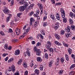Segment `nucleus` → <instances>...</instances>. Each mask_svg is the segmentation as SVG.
I'll list each match as a JSON object with an SVG mask.
<instances>
[{
    "label": "nucleus",
    "mask_w": 75,
    "mask_h": 75,
    "mask_svg": "<svg viewBox=\"0 0 75 75\" xmlns=\"http://www.w3.org/2000/svg\"><path fill=\"white\" fill-rule=\"evenodd\" d=\"M51 45V42L49 41L47 42V44H46L45 46L47 49H48L50 48Z\"/></svg>",
    "instance_id": "nucleus-1"
},
{
    "label": "nucleus",
    "mask_w": 75,
    "mask_h": 75,
    "mask_svg": "<svg viewBox=\"0 0 75 75\" xmlns=\"http://www.w3.org/2000/svg\"><path fill=\"white\" fill-rule=\"evenodd\" d=\"M25 28H26V25H25V26L23 27V29L22 30L23 33V35H26V34L27 33V32L26 30H25Z\"/></svg>",
    "instance_id": "nucleus-2"
},
{
    "label": "nucleus",
    "mask_w": 75,
    "mask_h": 75,
    "mask_svg": "<svg viewBox=\"0 0 75 75\" xmlns=\"http://www.w3.org/2000/svg\"><path fill=\"white\" fill-rule=\"evenodd\" d=\"M7 8H5L3 10L4 12L5 13V14H8V13H10V11L8 10Z\"/></svg>",
    "instance_id": "nucleus-3"
},
{
    "label": "nucleus",
    "mask_w": 75,
    "mask_h": 75,
    "mask_svg": "<svg viewBox=\"0 0 75 75\" xmlns=\"http://www.w3.org/2000/svg\"><path fill=\"white\" fill-rule=\"evenodd\" d=\"M12 71L13 72L14 71H15V66H14V65H12L11 66V67H9V69H8V71H9V72H10V71H11V70H12Z\"/></svg>",
    "instance_id": "nucleus-4"
},
{
    "label": "nucleus",
    "mask_w": 75,
    "mask_h": 75,
    "mask_svg": "<svg viewBox=\"0 0 75 75\" xmlns=\"http://www.w3.org/2000/svg\"><path fill=\"white\" fill-rule=\"evenodd\" d=\"M8 45L6 44L4 46V47L6 50H11L12 48L11 46L8 47Z\"/></svg>",
    "instance_id": "nucleus-5"
},
{
    "label": "nucleus",
    "mask_w": 75,
    "mask_h": 75,
    "mask_svg": "<svg viewBox=\"0 0 75 75\" xmlns=\"http://www.w3.org/2000/svg\"><path fill=\"white\" fill-rule=\"evenodd\" d=\"M19 9L20 11H24V10H25V6H21L19 7Z\"/></svg>",
    "instance_id": "nucleus-6"
},
{
    "label": "nucleus",
    "mask_w": 75,
    "mask_h": 75,
    "mask_svg": "<svg viewBox=\"0 0 75 75\" xmlns=\"http://www.w3.org/2000/svg\"><path fill=\"white\" fill-rule=\"evenodd\" d=\"M15 31L16 32V33L17 35H18L20 33V29L18 28L16 29Z\"/></svg>",
    "instance_id": "nucleus-7"
},
{
    "label": "nucleus",
    "mask_w": 75,
    "mask_h": 75,
    "mask_svg": "<svg viewBox=\"0 0 75 75\" xmlns=\"http://www.w3.org/2000/svg\"><path fill=\"white\" fill-rule=\"evenodd\" d=\"M34 6V4H32L28 7L27 10H31V9Z\"/></svg>",
    "instance_id": "nucleus-8"
},
{
    "label": "nucleus",
    "mask_w": 75,
    "mask_h": 75,
    "mask_svg": "<svg viewBox=\"0 0 75 75\" xmlns=\"http://www.w3.org/2000/svg\"><path fill=\"white\" fill-rule=\"evenodd\" d=\"M36 55L38 56H40L41 55V51L39 50H37L36 52Z\"/></svg>",
    "instance_id": "nucleus-9"
},
{
    "label": "nucleus",
    "mask_w": 75,
    "mask_h": 75,
    "mask_svg": "<svg viewBox=\"0 0 75 75\" xmlns=\"http://www.w3.org/2000/svg\"><path fill=\"white\" fill-rule=\"evenodd\" d=\"M8 15L9 16H8L6 18V22H8V21H9V20H10V16H11H11H12V15H11V14H9Z\"/></svg>",
    "instance_id": "nucleus-10"
},
{
    "label": "nucleus",
    "mask_w": 75,
    "mask_h": 75,
    "mask_svg": "<svg viewBox=\"0 0 75 75\" xmlns=\"http://www.w3.org/2000/svg\"><path fill=\"white\" fill-rule=\"evenodd\" d=\"M20 50H16L15 52V55H18L20 54Z\"/></svg>",
    "instance_id": "nucleus-11"
},
{
    "label": "nucleus",
    "mask_w": 75,
    "mask_h": 75,
    "mask_svg": "<svg viewBox=\"0 0 75 75\" xmlns=\"http://www.w3.org/2000/svg\"><path fill=\"white\" fill-rule=\"evenodd\" d=\"M35 20L33 18H31L30 19V24L31 25L33 24V21H34Z\"/></svg>",
    "instance_id": "nucleus-12"
},
{
    "label": "nucleus",
    "mask_w": 75,
    "mask_h": 75,
    "mask_svg": "<svg viewBox=\"0 0 75 75\" xmlns=\"http://www.w3.org/2000/svg\"><path fill=\"white\" fill-rule=\"evenodd\" d=\"M59 23H58V22H57L56 23L55 26V29H56V30H57V29H58V26H59Z\"/></svg>",
    "instance_id": "nucleus-13"
},
{
    "label": "nucleus",
    "mask_w": 75,
    "mask_h": 75,
    "mask_svg": "<svg viewBox=\"0 0 75 75\" xmlns=\"http://www.w3.org/2000/svg\"><path fill=\"white\" fill-rule=\"evenodd\" d=\"M59 59H60L59 57L58 58H57V61H56L55 62V64L56 66H57L58 65Z\"/></svg>",
    "instance_id": "nucleus-14"
},
{
    "label": "nucleus",
    "mask_w": 75,
    "mask_h": 75,
    "mask_svg": "<svg viewBox=\"0 0 75 75\" xmlns=\"http://www.w3.org/2000/svg\"><path fill=\"white\" fill-rule=\"evenodd\" d=\"M54 35L56 38H57V40H60V38H61V37L59 36V35L57 34L55 35Z\"/></svg>",
    "instance_id": "nucleus-15"
},
{
    "label": "nucleus",
    "mask_w": 75,
    "mask_h": 75,
    "mask_svg": "<svg viewBox=\"0 0 75 75\" xmlns=\"http://www.w3.org/2000/svg\"><path fill=\"white\" fill-rule=\"evenodd\" d=\"M53 62L54 61L53 60H52L49 63V67H51L52 65V63H53Z\"/></svg>",
    "instance_id": "nucleus-16"
},
{
    "label": "nucleus",
    "mask_w": 75,
    "mask_h": 75,
    "mask_svg": "<svg viewBox=\"0 0 75 75\" xmlns=\"http://www.w3.org/2000/svg\"><path fill=\"white\" fill-rule=\"evenodd\" d=\"M56 16L57 19L59 20H60V18H59V14L57 13V14H56Z\"/></svg>",
    "instance_id": "nucleus-17"
},
{
    "label": "nucleus",
    "mask_w": 75,
    "mask_h": 75,
    "mask_svg": "<svg viewBox=\"0 0 75 75\" xmlns=\"http://www.w3.org/2000/svg\"><path fill=\"white\" fill-rule=\"evenodd\" d=\"M66 32L67 33H69L70 32V29L69 28H66L65 29Z\"/></svg>",
    "instance_id": "nucleus-18"
},
{
    "label": "nucleus",
    "mask_w": 75,
    "mask_h": 75,
    "mask_svg": "<svg viewBox=\"0 0 75 75\" xmlns=\"http://www.w3.org/2000/svg\"><path fill=\"white\" fill-rule=\"evenodd\" d=\"M68 51L69 54H71L72 53V49H71V48H68Z\"/></svg>",
    "instance_id": "nucleus-19"
},
{
    "label": "nucleus",
    "mask_w": 75,
    "mask_h": 75,
    "mask_svg": "<svg viewBox=\"0 0 75 75\" xmlns=\"http://www.w3.org/2000/svg\"><path fill=\"white\" fill-rule=\"evenodd\" d=\"M63 44L66 47H69V45L67 43H65V42H63Z\"/></svg>",
    "instance_id": "nucleus-20"
},
{
    "label": "nucleus",
    "mask_w": 75,
    "mask_h": 75,
    "mask_svg": "<svg viewBox=\"0 0 75 75\" xmlns=\"http://www.w3.org/2000/svg\"><path fill=\"white\" fill-rule=\"evenodd\" d=\"M35 73L37 75L39 74V70L37 69H36L35 71Z\"/></svg>",
    "instance_id": "nucleus-21"
},
{
    "label": "nucleus",
    "mask_w": 75,
    "mask_h": 75,
    "mask_svg": "<svg viewBox=\"0 0 75 75\" xmlns=\"http://www.w3.org/2000/svg\"><path fill=\"white\" fill-rule=\"evenodd\" d=\"M37 60L38 61H42V59L40 57H38L37 58Z\"/></svg>",
    "instance_id": "nucleus-22"
},
{
    "label": "nucleus",
    "mask_w": 75,
    "mask_h": 75,
    "mask_svg": "<svg viewBox=\"0 0 75 75\" xmlns=\"http://www.w3.org/2000/svg\"><path fill=\"white\" fill-rule=\"evenodd\" d=\"M26 52L27 55L29 56V57H30V51H29V50H28L26 51Z\"/></svg>",
    "instance_id": "nucleus-23"
},
{
    "label": "nucleus",
    "mask_w": 75,
    "mask_h": 75,
    "mask_svg": "<svg viewBox=\"0 0 75 75\" xmlns=\"http://www.w3.org/2000/svg\"><path fill=\"white\" fill-rule=\"evenodd\" d=\"M19 3L21 4H25V1L24 0H22L19 1Z\"/></svg>",
    "instance_id": "nucleus-24"
},
{
    "label": "nucleus",
    "mask_w": 75,
    "mask_h": 75,
    "mask_svg": "<svg viewBox=\"0 0 75 75\" xmlns=\"http://www.w3.org/2000/svg\"><path fill=\"white\" fill-rule=\"evenodd\" d=\"M55 44L56 45H62V44H61L60 43H59L57 41H56L55 42Z\"/></svg>",
    "instance_id": "nucleus-25"
},
{
    "label": "nucleus",
    "mask_w": 75,
    "mask_h": 75,
    "mask_svg": "<svg viewBox=\"0 0 75 75\" xmlns=\"http://www.w3.org/2000/svg\"><path fill=\"white\" fill-rule=\"evenodd\" d=\"M45 57L46 59H48V54L46 53H45Z\"/></svg>",
    "instance_id": "nucleus-26"
},
{
    "label": "nucleus",
    "mask_w": 75,
    "mask_h": 75,
    "mask_svg": "<svg viewBox=\"0 0 75 75\" xmlns=\"http://www.w3.org/2000/svg\"><path fill=\"white\" fill-rule=\"evenodd\" d=\"M75 67V64H73L70 67V69H73Z\"/></svg>",
    "instance_id": "nucleus-27"
},
{
    "label": "nucleus",
    "mask_w": 75,
    "mask_h": 75,
    "mask_svg": "<svg viewBox=\"0 0 75 75\" xmlns=\"http://www.w3.org/2000/svg\"><path fill=\"white\" fill-rule=\"evenodd\" d=\"M69 21L70 24H71L72 25L74 23V22L73 21L72 19L70 18L69 19Z\"/></svg>",
    "instance_id": "nucleus-28"
},
{
    "label": "nucleus",
    "mask_w": 75,
    "mask_h": 75,
    "mask_svg": "<svg viewBox=\"0 0 75 75\" xmlns=\"http://www.w3.org/2000/svg\"><path fill=\"white\" fill-rule=\"evenodd\" d=\"M50 17L52 19V20H54V19H55V16H54V15H50Z\"/></svg>",
    "instance_id": "nucleus-29"
},
{
    "label": "nucleus",
    "mask_w": 75,
    "mask_h": 75,
    "mask_svg": "<svg viewBox=\"0 0 75 75\" xmlns=\"http://www.w3.org/2000/svg\"><path fill=\"white\" fill-rule=\"evenodd\" d=\"M13 60H14V58H11L8 60V62L10 63V62H11L13 61Z\"/></svg>",
    "instance_id": "nucleus-30"
},
{
    "label": "nucleus",
    "mask_w": 75,
    "mask_h": 75,
    "mask_svg": "<svg viewBox=\"0 0 75 75\" xmlns=\"http://www.w3.org/2000/svg\"><path fill=\"white\" fill-rule=\"evenodd\" d=\"M23 66L25 68H27V64L26 62H24L23 63Z\"/></svg>",
    "instance_id": "nucleus-31"
},
{
    "label": "nucleus",
    "mask_w": 75,
    "mask_h": 75,
    "mask_svg": "<svg viewBox=\"0 0 75 75\" xmlns=\"http://www.w3.org/2000/svg\"><path fill=\"white\" fill-rule=\"evenodd\" d=\"M69 16L70 17H71V18H74V14H73V13L72 12H70Z\"/></svg>",
    "instance_id": "nucleus-32"
},
{
    "label": "nucleus",
    "mask_w": 75,
    "mask_h": 75,
    "mask_svg": "<svg viewBox=\"0 0 75 75\" xmlns=\"http://www.w3.org/2000/svg\"><path fill=\"white\" fill-rule=\"evenodd\" d=\"M23 61V60L22 59H20L19 61L18 62V65H20L21 64V62Z\"/></svg>",
    "instance_id": "nucleus-33"
},
{
    "label": "nucleus",
    "mask_w": 75,
    "mask_h": 75,
    "mask_svg": "<svg viewBox=\"0 0 75 75\" xmlns=\"http://www.w3.org/2000/svg\"><path fill=\"white\" fill-rule=\"evenodd\" d=\"M70 28H71L72 30H75V25H71L70 27Z\"/></svg>",
    "instance_id": "nucleus-34"
},
{
    "label": "nucleus",
    "mask_w": 75,
    "mask_h": 75,
    "mask_svg": "<svg viewBox=\"0 0 75 75\" xmlns=\"http://www.w3.org/2000/svg\"><path fill=\"white\" fill-rule=\"evenodd\" d=\"M17 41H18V40L17 39H13L12 40V42H17Z\"/></svg>",
    "instance_id": "nucleus-35"
},
{
    "label": "nucleus",
    "mask_w": 75,
    "mask_h": 75,
    "mask_svg": "<svg viewBox=\"0 0 75 75\" xmlns=\"http://www.w3.org/2000/svg\"><path fill=\"white\" fill-rule=\"evenodd\" d=\"M49 51H50V52H54V50H53V49H52V48H50L49 49Z\"/></svg>",
    "instance_id": "nucleus-36"
},
{
    "label": "nucleus",
    "mask_w": 75,
    "mask_h": 75,
    "mask_svg": "<svg viewBox=\"0 0 75 75\" xmlns=\"http://www.w3.org/2000/svg\"><path fill=\"white\" fill-rule=\"evenodd\" d=\"M38 50V49H37V47L35 46L34 47V52H36Z\"/></svg>",
    "instance_id": "nucleus-37"
},
{
    "label": "nucleus",
    "mask_w": 75,
    "mask_h": 75,
    "mask_svg": "<svg viewBox=\"0 0 75 75\" xmlns=\"http://www.w3.org/2000/svg\"><path fill=\"white\" fill-rule=\"evenodd\" d=\"M74 74H75V72L74 71H72L71 72H70L69 73V75H74Z\"/></svg>",
    "instance_id": "nucleus-38"
},
{
    "label": "nucleus",
    "mask_w": 75,
    "mask_h": 75,
    "mask_svg": "<svg viewBox=\"0 0 75 75\" xmlns=\"http://www.w3.org/2000/svg\"><path fill=\"white\" fill-rule=\"evenodd\" d=\"M37 5L39 7H42V4H40L38 3V4Z\"/></svg>",
    "instance_id": "nucleus-39"
},
{
    "label": "nucleus",
    "mask_w": 75,
    "mask_h": 75,
    "mask_svg": "<svg viewBox=\"0 0 75 75\" xmlns=\"http://www.w3.org/2000/svg\"><path fill=\"white\" fill-rule=\"evenodd\" d=\"M43 68H44V67L43 66L41 65L40 68V70L41 71H42Z\"/></svg>",
    "instance_id": "nucleus-40"
},
{
    "label": "nucleus",
    "mask_w": 75,
    "mask_h": 75,
    "mask_svg": "<svg viewBox=\"0 0 75 75\" xmlns=\"http://www.w3.org/2000/svg\"><path fill=\"white\" fill-rule=\"evenodd\" d=\"M41 45V43L40 42H38L37 43L36 46L37 47H38V46H40Z\"/></svg>",
    "instance_id": "nucleus-41"
},
{
    "label": "nucleus",
    "mask_w": 75,
    "mask_h": 75,
    "mask_svg": "<svg viewBox=\"0 0 75 75\" xmlns=\"http://www.w3.org/2000/svg\"><path fill=\"white\" fill-rule=\"evenodd\" d=\"M63 73V70H61L60 71H59V75H61Z\"/></svg>",
    "instance_id": "nucleus-42"
},
{
    "label": "nucleus",
    "mask_w": 75,
    "mask_h": 75,
    "mask_svg": "<svg viewBox=\"0 0 75 75\" xmlns=\"http://www.w3.org/2000/svg\"><path fill=\"white\" fill-rule=\"evenodd\" d=\"M61 3H60V2H58V3H57L55 4V5L56 6H58V5H59L60 6V5H61Z\"/></svg>",
    "instance_id": "nucleus-43"
},
{
    "label": "nucleus",
    "mask_w": 75,
    "mask_h": 75,
    "mask_svg": "<svg viewBox=\"0 0 75 75\" xmlns=\"http://www.w3.org/2000/svg\"><path fill=\"white\" fill-rule=\"evenodd\" d=\"M66 57V58L67 61H69V57L68 56V55L67 54L66 55V56H65Z\"/></svg>",
    "instance_id": "nucleus-44"
},
{
    "label": "nucleus",
    "mask_w": 75,
    "mask_h": 75,
    "mask_svg": "<svg viewBox=\"0 0 75 75\" xmlns=\"http://www.w3.org/2000/svg\"><path fill=\"white\" fill-rule=\"evenodd\" d=\"M43 24L44 27H45V26H47V22H46L44 23Z\"/></svg>",
    "instance_id": "nucleus-45"
},
{
    "label": "nucleus",
    "mask_w": 75,
    "mask_h": 75,
    "mask_svg": "<svg viewBox=\"0 0 75 75\" xmlns=\"http://www.w3.org/2000/svg\"><path fill=\"white\" fill-rule=\"evenodd\" d=\"M11 36L12 37H15V34L14 33H13L11 34Z\"/></svg>",
    "instance_id": "nucleus-46"
},
{
    "label": "nucleus",
    "mask_w": 75,
    "mask_h": 75,
    "mask_svg": "<svg viewBox=\"0 0 75 75\" xmlns=\"http://www.w3.org/2000/svg\"><path fill=\"white\" fill-rule=\"evenodd\" d=\"M64 33H65V31L64 30H61V33L62 35H63V34H64Z\"/></svg>",
    "instance_id": "nucleus-47"
},
{
    "label": "nucleus",
    "mask_w": 75,
    "mask_h": 75,
    "mask_svg": "<svg viewBox=\"0 0 75 75\" xmlns=\"http://www.w3.org/2000/svg\"><path fill=\"white\" fill-rule=\"evenodd\" d=\"M14 4V0H12L11 2V6H13Z\"/></svg>",
    "instance_id": "nucleus-48"
},
{
    "label": "nucleus",
    "mask_w": 75,
    "mask_h": 75,
    "mask_svg": "<svg viewBox=\"0 0 75 75\" xmlns=\"http://www.w3.org/2000/svg\"><path fill=\"white\" fill-rule=\"evenodd\" d=\"M34 13V11H32L30 14V16H31Z\"/></svg>",
    "instance_id": "nucleus-49"
},
{
    "label": "nucleus",
    "mask_w": 75,
    "mask_h": 75,
    "mask_svg": "<svg viewBox=\"0 0 75 75\" xmlns=\"http://www.w3.org/2000/svg\"><path fill=\"white\" fill-rule=\"evenodd\" d=\"M36 13L37 14H40V10H38L36 11Z\"/></svg>",
    "instance_id": "nucleus-50"
},
{
    "label": "nucleus",
    "mask_w": 75,
    "mask_h": 75,
    "mask_svg": "<svg viewBox=\"0 0 75 75\" xmlns=\"http://www.w3.org/2000/svg\"><path fill=\"white\" fill-rule=\"evenodd\" d=\"M30 28L28 27V28L26 30L27 33L29 32V31H30Z\"/></svg>",
    "instance_id": "nucleus-51"
},
{
    "label": "nucleus",
    "mask_w": 75,
    "mask_h": 75,
    "mask_svg": "<svg viewBox=\"0 0 75 75\" xmlns=\"http://www.w3.org/2000/svg\"><path fill=\"white\" fill-rule=\"evenodd\" d=\"M0 34L2 35H4V33L2 31L0 32Z\"/></svg>",
    "instance_id": "nucleus-52"
},
{
    "label": "nucleus",
    "mask_w": 75,
    "mask_h": 75,
    "mask_svg": "<svg viewBox=\"0 0 75 75\" xmlns=\"http://www.w3.org/2000/svg\"><path fill=\"white\" fill-rule=\"evenodd\" d=\"M67 21V19H66V18H64V19L63 20V21L64 23H66Z\"/></svg>",
    "instance_id": "nucleus-53"
},
{
    "label": "nucleus",
    "mask_w": 75,
    "mask_h": 75,
    "mask_svg": "<svg viewBox=\"0 0 75 75\" xmlns=\"http://www.w3.org/2000/svg\"><path fill=\"white\" fill-rule=\"evenodd\" d=\"M14 23L13 22H11V26H13L14 25Z\"/></svg>",
    "instance_id": "nucleus-54"
},
{
    "label": "nucleus",
    "mask_w": 75,
    "mask_h": 75,
    "mask_svg": "<svg viewBox=\"0 0 75 75\" xmlns=\"http://www.w3.org/2000/svg\"><path fill=\"white\" fill-rule=\"evenodd\" d=\"M24 35H23H23H21L19 38V39L23 38L24 37Z\"/></svg>",
    "instance_id": "nucleus-55"
},
{
    "label": "nucleus",
    "mask_w": 75,
    "mask_h": 75,
    "mask_svg": "<svg viewBox=\"0 0 75 75\" xmlns=\"http://www.w3.org/2000/svg\"><path fill=\"white\" fill-rule=\"evenodd\" d=\"M21 14V13H18V14H17V16H18V17H20Z\"/></svg>",
    "instance_id": "nucleus-56"
},
{
    "label": "nucleus",
    "mask_w": 75,
    "mask_h": 75,
    "mask_svg": "<svg viewBox=\"0 0 75 75\" xmlns=\"http://www.w3.org/2000/svg\"><path fill=\"white\" fill-rule=\"evenodd\" d=\"M25 75H28V71L27 70L25 71Z\"/></svg>",
    "instance_id": "nucleus-57"
},
{
    "label": "nucleus",
    "mask_w": 75,
    "mask_h": 75,
    "mask_svg": "<svg viewBox=\"0 0 75 75\" xmlns=\"http://www.w3.org/2000/svg\"><path fill=\"white\" fill-rule=\"evenodd\" d=\"M60 11L61 12H63L64 11V8H61L60 9Z\"/></svg>",
    "instance_id": "nucleus-58"
},
{
    "label": "nucleus",
    "mask_w": 75,
    "mask_h": 75,
    "mask_svg": "<svg viewBox=\"0 0 75 75\" xmlns=\"http://www.w3.org/2000/svg\"><path fill=\"white\" fill-rule=\"evenodd\" d=\"M71 56L72 58H73V59H74H74L75 58V56L74 55V54H72L71 55Z\"/></svg>",
    "instance_id": "nucleus-59"
},
{
    "label": "nucleus",
    "mask_w": 75,
    "mask_h": 75,
    "mask_svg": "<svg viewBox=\"0 0 75 75\" xmlns=\"http://www.w3.org/2000/svg\"><path fill=\"white\" fill-rule=\"evenodd\" d=\"M9 33H12V32H13V30H12L11 29H9Z\"/></svg>",
    "instance_id": "nucleus-60"
},
{
    "label": "nucleus",
    "mask_w": 75,
    "mask_h": 75,
    "mask_svg": "<svg viewBox=\"0 0 75 75\" xmlns=\"http://www.w3.org/2000/svg\"><path fill=\"white\" fill-rule=\"evenodd\" d=\"M62 15H65V11L63 12H61Z\"/></svg>",
    "instance_id": "nucleus-61"
},
{
    "label": "nucleus",
    "mask_w": 75,
    "mask_h": 75,
    "mask_svg": "<svg viewBox=\"0 0 75 75\" xmlns=\"http://www.w3.org/2000/svg\"><path fill=\"white\" fill-rule=\"evenodd\" d=\"M37 21H36V22H35L34 23V26L35 27H36L37 25Z\"/></svg>",
    "instance_id": "nucleus-62"
},
{
    "label": "nucleus",
    "mask_w": 75,
    "mask_h": 75,
    "mask_svg": "<svg viewBox=\"0 0 75 75\" xmlns=\"http://www.w3.org/2000/svg\"><path fill=\"white\" fill-rule=\"evenodd\" d=\"M61 60L62 62V63H63V62H64V61H65V60H64V59L63 58H61Z\"/></svg>",
    "instance_id": "nucleus-63"
},
{
    "label": "nucleus",
    "mask_w": 75,
    "mask_h": 75,
    "mask_svg": "<svg viewBox=\"0 0 75 75\" xmlns=\"http://www.w3.org/2000/svg\"><path fill=\"white\" fill-rule=\"evenodd\" d=\"M46 18H47V16H44V17L43 18V20L45 21V20L46 19Z\"/></svg>",
    "instance_id": "nucleus-64"
}]
</instances>
